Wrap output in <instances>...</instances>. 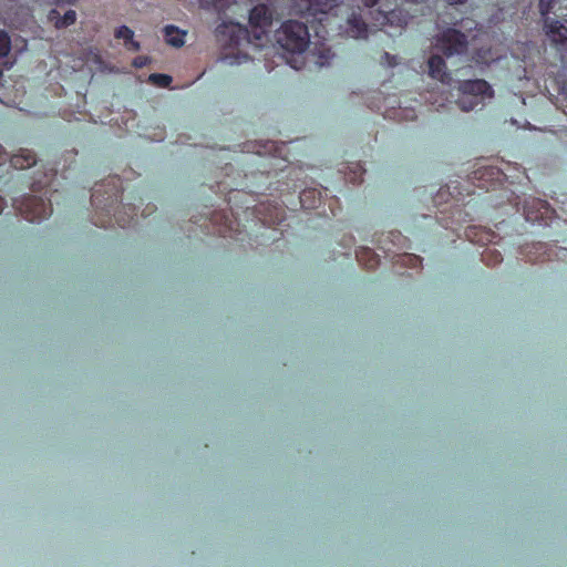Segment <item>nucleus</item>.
<instances>
[{
  "label": "nucleus",
  "mask_w": 567,
  "mask_h": 567,
  "mask_svg": "<svg viewBox=\"0 0 567 567\" xmlns=\"http://www.w3.org/2000/svg\"><path fill=\"white\" fill-rule=\"evenodd\" d=\"M483 259L489 265L491 262L493 264H498L502 261V256L501 254L496 250V249H485V251L483 252Z\"/></svg>",
  "instance_id": "obj_25"
},
{
  "label": "nucleus",
  "mask_w": 567,
  "mask_h": 567,
  "mask_svg": "<svg viewBox=\"0 0 567 567\" xmlns=\"http://www.w3.org/2000/svg\"><path fill=\"white\" fill-rule=\"evenodd\" d=\"M9 159L10 165L16 169L30 168L37 164L35 154L30 150L21 148L19 153L12 155L10 158L3 147L0 145V166Z\"/></svg>",
  "instance_id": "obj_10"
},
{
  "label": "nucleus",
  "mask_w": 567,
  "mask_h": 567,
  "mask_svg": "<svg viewBox=\"0 0 567 567\" xmlns=\"http://www.w3.org/2000/svg\"><path fill=\"white\" fill-rule=\"evenodd\" d=\"M556 0H539V12L545 21L550 20L549 13L553 11Z\"/></svg>",
  "instance_id": "obj_23"
},
{
  "label": "nucleus",
  "mask_w": 567,
  "mask_h": 567,
  "mask_svg": "<svg viewBox=\"0 0 567 567\" xmlns=\"http://www.w3.org/2000/svg\"><path fill=\"white\" fill-rule=\"evenodd\" d=\"M16 208L19 214L28 221H41L52 214L51 198L44 199L42 196L27 195L17 203Z\"/></svg>",
  "instance_id": "obj_5"
},
{
  "label": "nucleus",
  "mask_w": 567,
  "mask_h": 567,
  "mask_svg": "<svg viewBox=\"0 0 567 567\" xmlns=\"http://www.w3.org/2000/svg\"><path fill=\"white\" fill-rule=\"evenodd\" d=\"M49 19L54 21V27L56 29H64L75 23L76 12L70 9L63 16H61L56 9H52L49 12Z\"/></svg>",
  "instance_id": "obj_14"
},
{
  "label": "nucleus",
  "mask_w": 567,
  "mask_h": 567,
  "mask_svg": "<svg viewBox=\"0 0 567 567\" xmlns=\"http://www.w3.org/2000/svg\"><path fill=\"white\" fill-rule=\"evenodd\" d=\"M429 75L432 79L439 80L442 83L451 81V74L447 72L446 63L441 55H431L427 61Z\"/></svg>",
  "instance_id": "obj_12"
},
{
  "label": "nucleus",
  "mask_w": 567,
  "mask_h": 567,
  "mask_svg": "<svg viewBox=\"0 0 567 567\" xmlns=\"http://www.w3.org/2000/svg\"><path fill=\"white\" fill-rule=\"evenodd\" d=\"M122 194L123 188L121 178L118 176H112L94 187L91 195V204L95 209H101L107 215L113 213L115 223L120 227L125 228L131 220L127 223L123 220L114 208L115 205L118 206V203L122 199Z\"/></svg>",
  "instance_id": "obj_2"
},
{
  "label": "nucleus",
  "mask_w": 567,
  "mask_h": 567,
  "mask_svg": "<svg viewBox=\"0 0 567 567\" xmlns=\"http://www.w3.org/2000/svg\"><path fill=\"white\" fill-rule=\"evenodd\" d=\"M227 0H200L203 8L223 10L226 7Z\"/></svg>",
  "instance_id": "obj_26"
},
{
  "label": "nucleus",
  "mask_w": 567,
  "mask_h": 567,
  "mask_svg": "<svg viewBox=\"0 0 567 567\" xmlns=\"http://www.w3.org/2000/svg\"><path fill=\"white\" fill-rule=\"evenodd\" d=\"M364 174L365 169L360 163H358L355 164L354 171L347 175V178L353 184H360L363 182Z\"/></svg>",
  "instance_id": "obj_22"
},
{
  "label": "nucleus",
  "mask_w": 567,
  "mask_h": 567,
  "mask_svg": "<svg viewBox=\"0 0 567 567\" xmlns=\"http://www.w3.org/2000/svg\"><path fill=\"white\" fill-rule=\"evenodd\" d=\"M272 19L274 11L266 3H258L250 10L249 24L256 40L261 41L262 38L267 37Z\"/></svg>",
  "instance_id": "obj_8"
},
{
  "label": "nucleus",
  "mask_w": 567,
  "mask_h": 567,
  "mask_svg": "<svg viewBox=\"0 0 567 567\" xmlns=\"http://www.w3.org/2000/svg\"><path fill=\"white\" fill-rule=\"evenodd\" d=\"M297 12L302 17H312L324 29L328 23L329 16H346L344 32L353 39L367 38L368 25L362 19L363 9L346 4L343 1L337 0H296Z\"/></svg>",
  "instance_id": "obj_1"
},
{
  "label": "nucleus",
  "mask_w": 567,
  "mask_h": 567,
  "mask_svg": "<svg viewBox=\"0 0 567 567\" xmlns=\"http://www.w3.org/2000/svg\"><path fill=\"white\" fill-rule=\"evenodd\" d=\"M436 48L447 58L467 52L466 34L455 28H447L436 37Z\"/></svg>",
  "instance_id": "obj_6"
},
{
  "label": "nucleus",
  "mask_w": 567,
  "mask_h": 567,
  "mask_svg": "<svg viewBox=\"0 0 567 567\" xmlns=\"http://www.w3.org/2000/svg\"><path fill=\"white\" fill-rule=\"evenodd\" d=\"M330 58H331L330 49H327V50L324 49V50H323V52H322V54H321V56H320V59H321L320 64H321V65L327 64V63H328V60H329Z\"/></svg>",
  "instance_id": "obj_30"
},
{
  "label": "nucleus",
  "mask_w": 567,
  "mask_h": 567,
  "mask_svg": "<svg viewBox=\"0 0 567 567\" xmlns=\"http://www.w3.org/2000/svg\"><path fill=\"white\" fill-rule=\"evenodd\" d=\"M58 4L66 3V4H75L78 0H56Z\"/></svg>",
  "instance_id": "obj_34"
},
{
  "label": "nucleus",
  "mask_w": 567,
  "mask_h": 567,
  "mask_svg": "<svg viewBox=\"0 0 567 567\" xmlns=\"http://www.w3.org/2000/svg\"><path fill=\"white\" fill-rule=\"evenodd\" d=\"M185 35L186 33L175 25H166L164 28L165 41L172 47L181 48L185 43Z\"/></svg>",
  "instance_id": "obj_15"
},
{
  "label": "nucleus",
  "mask_w": 567,
  "mask_h": 567,
  "mask_svg": "<svg viewBox=\"0 0 567 567\" xmlns=\"http://www.w3.org/2000/svg\"><path fill=\"white\" fill-rule=\"evenodd\" d=\"M116 39L124 40L125 47L128 50L137 51L140 50V43L134 41V32L126 25H121L115 30L114 33Z\"/></svg>",
  "instance_id": "obj_17"
},
{
  "label": "nucleus",
  "mask_w": 567,
  "mask_h": 567,
  "mask_svg": "<svg viewBox=\"0 0 567 567\" xmlns=\"http://www.w3.org/2000/svg\"><path fill=\"white\" fill-rule=\"evenodd\" d=\"M355 257L359 264L367 269H375L380 264L379 256L369 247H360L355 251Z\"/></svg>",
  "instance_id": "obj_13"
},
{
  "label": "nucleus",
  "mask_w": 567,
  "mask_h": 567,
  "mask_svg": "<svg viewBox=\"0 0 567 567\" xmlns=\"http://www.w3.org/2000/svg\"><path fill=\"white\" fill-rule=\"evenodd\" d=\"M546 34L555 43L563 63H567V27L558 20L545 21Z\"/></svg>",
  "instance_id": "obj_9"
},
{
  "label": "nucleus",
  "mask_w": 567,
  "mask_h": 567,
  "mask_svg": "<svg viewBox=\"0 0 567 567\" xmlns=\"http://www.w3.org/2000/svg\"><path fill=\"white\" fill-rule=\"evenodd\" d=\"M11 50V39L6 31H0V60L8 56Z\"/></svg>",
  "instance_id": "obj_20"
},
{
  "label": "nucleus",
  "mask_w": 567,
  "mask_h": 567,
  "mask_svg": "<svg viewBox=\"0 0 567 567\" xmlns=\"http://www.w3.org/2000/svg\"><path fill=\"white\" fill-rule=\"evenodd\" d=\"M135 66L137 68H142L145 65V59L142 58V56H138L134 60V63H133Z\"/></svg>",
  "instance_id": "obj_32"
},
{
  "label": "nucleus",
  "mask_w": 567,
  "mask_h": 567,
  "mask_svg": "<svg viewBox=\"0 0 567 567\" xmlns=\"http://www.w3.org/2000/svg\"><path fill=\"white\" fill-rule=\"evenodd\" d=\"M449 4H464L467 0H446Z\"/></svg>",
  "instance_id": "obj_33"
},
{
  "label": "nucleus",
  "mask_w": 567,
  "mask_h": 567,
  "mask_svg": "<svg viewBox=\"0 0 567 567\" xmlns=\"http://www.w3.org/2000/svg\"><path fill=\"white\" fill-rule=\"evenodd\" d=\"M458 90L462 96L457 104L465 112L474 110L480 103L494 96V90L489 83L482 79L462 81Z\"/></svg>",
  "instance_id": "obj_4"
},
{
  "label": "nucleus",
  "mask_w": 567,
  "mask_h": 567,
  "mask_svg": "<svg viewBox=\"0 0 567 567\" xmlns=\"http://www.w3.org/2000/svg\"><path fill=\"white\" fill-rule=\"evenodd\" d=\"M212 223H220L219 235L227 237V233L233 231V221L225 213L215 212L210 218Z\"/></svg>",
  "instance_id": "obj_18"
},
{
  "label": "nucleus",
  "mask_w": 567,
  "mask_h": 567,
  "mask_svg": "<svg viewBox=\"0 0 567 567\" xmlns=\"http://www.w3.org/2000/svg\"><path fill=\"white\" fill-rule=\"evenodd\" d=\"M216 38L224 48H238L243 41H249V30L236 22H223L216 30Z\"/></svg>",
  "instance_id": "obj_7"
},
{
  "label": "nucleus",
  "mask_w": 567,
  "mask_h": 567,
  "mask_svg": "<svg viewBox=\"0 0 567 567\" xmlns=\"http://www.w3.org/2000/svg\"><path fill=\"white\" fill-rule=\"evenodd\" d=\"M470 23L476 25V22L474 20H470Z\"/></svg>",
  "instance_id": "obj_38"
},
{
  "label": "nucleus",
  "mask_w": 567,
  "mask_h": 567,
  "mask_svg": "<svg viewBox=\"0 0 567 567\" xmlns=\"http://www.w3.org/2000/svg\"><path fill=\"white\" fill-rule=\"evenodd\" d=\"M47 186H49V182L45 181V182H42V181H34L32 184H31V187H32V190L33 192H41Z\"/></svg>",
  "instance_id": "obj_28"
},
{
  "label": "nucleus",
  "mask_w": 567,
  "mask_h": 567,
  "mask_svg": "<svg viewBox=\"0 0 567 567\" xmlns=\"http://www.w3.org/2000/svg\"><path fill=\"white\" fill-rule=\"evenodd\" d=\"M276 40L287 52L302 53L310 43L309 29L303 22L288 20L277 30Z\"/></svg>",
  "instance_id": "obj_3"
},
{
  "label": "nucleus",
  "mask_w": 567,
  "mask_h": 567,
  "mask_svg": "<svg viewBox=\"0 0 567 567\" xmlns=\"http://www.w3.org/2000/svg\"><path fill=\"white\" fill-rule=\"evenodd\" d=\"M361 1L365 8H372L379 2V0H361Z\"/></svg>",
  "instance_id": "obj_31"
},
{
  "label": "nucleus",
  "mask_w": 567,
  "mask_h": 567,
  "mask_svg": "<svg viewBox=\"0 0 567 567\" xmlns=\"http://www.w3.org/2000/svg\"><path fill=\"white\" fill-rule=\"evenodd\" d=\"M395 262L408 266L410 268H419L422 265V259L414 254H404L399 255Z\"/></svg>",
  "instance_id": "obj_19"
},
{
  "label": "nucleus",
  "mask_w": 567,
  "mask_h": 567,
  "mask_svg": "<svg viewBox=\"0 0 567 567\" xmlns=\"http://www.w3.org/2000/svg\"><path fill=\"white\" fill-rule=\"evenodd\" d=\"M399 14H401V11L398 12L396 10H392L389 13H386L383 18L389 23H393L394 19L398 18V20H399L398 24L400 27H405L408 24L409 17L406 14L403 17H399Z\"/></svg>",
  "instance_id": "obj_24"
},
{
  "label": "nucleus",
  "mask_w": 567,
  "mask_h": 567,
  "mask_svg": "<svg viewBox=\"0 0 567 567\" xmlns=\"http://www.w3.org/2000/svg\"><path fill=\"white\" fill-rule=\"evenodd\" d=\"M2 65L6 68V69H10V66L12 65V63H9V62H3Z\"/></svg>",
  "instance_id": "obj_36"
},
{
  "label": "nucleus",
  "mask_w": 567,
  "mask_h": 567,
  "mask_svg": "<svg viewBox=\"0 0 567 567\" xmlns=\"http://www.w3.org/2000/svg\"><path fill=\"white\" fill-rule=\"evenodd\" d=\"M525 218L528 221H542L553 213L548 203L542 199H533L524 206Z\"/></svg>",
  "instance_id": "obj_11"
},
{
  "label": "nucleus",
  "mask_w": 567,
  "mask_h": 567,
  "mask_svg": "<svg viewBox=\"0 0 567 567\" xmlns=\"http://www.w3.org/2000/svg\"><path fill=\"white\" fill-rule=\"evenodd\" d=\"M276 210V215L272 217L270 216L269 219L265 218V221H271V223H277V221H280L281 220V215L284 213V210L281 208H275Z\"/></svg>",
  "instance_id": "obj_29"
},
{
  "label": "nucleus",
  "mask_w": 567,
  "mask_h": 567,
  "mask_svg": "<svg viewBox=\"0 0 567 567\" xmlns=\"http://www.w3.org/2000/svg\"><path fill=\"white\" fill-rule=\"evenodd\" d=\"M381 64L393 68L398 64V58L388 52L381 55Z\"/></svg>",
  "instance_id": "obj_27"
},
{
  "label": "nucleus",
  "mask_w": 567,
  "mask_h": 567,
  "mask_svg": "<svg viewBox=\"0 0 567 567\" xmlns=\"http://www.w3.org/2000/svg\"><path fill=\"white\" fill-rule=\"evenodd\" d=\"M473 230H474V229H468V230L466 231V236H467L468 238L471 237V233H473Z\"/></svg>",
  "instance_id": "obj_37"
},
{
  "label": "nucleus",
  "mask_w": 567,
  "mask_h": 567,
  "mask_svg": "<svg viewBox=\"0 0 567 567\" xmlns=\"http://www.w3.org/2000/svg\"><path fill=\"white\" fill-rule=\"evenodd\" d=\"M148 81L159 87H166L172 82V76L163 73H152Z\"/></svg>",
  "instance_id": "obj_21"
},
{
  "label": "nucleus",
  "mask_w": 567,
  "mask_h": 567,
  "mask_svg": "<svg viewBox=\"0 0 567 567\" xmlns=\"http://www.w3.org/2000/svg\"><path fill=\"white\" fill-rule=\"evenodd\" d=\"M3 206H4V200L3 198L0 196V214L2 213L3 210Z\"/></svg>",
  "instance_id": "obj_35"
},
{
  "label": "nucleus",
  "mask_w": 567,
  "mask_h": 567,
  "mask_svg": "<svg viewBox=\"0 0 567 567\" xmlns=\"http://www.w3.org/2000/svg\"><path fill=\"white\" fill-rule=\"evenodd\" d=\"M299 200L303 208H315L318 204H320V192H318L316 188L303 189L300 192Z\"/></svg>",
  "instance_id": "obj_16"
}]
</instances>
